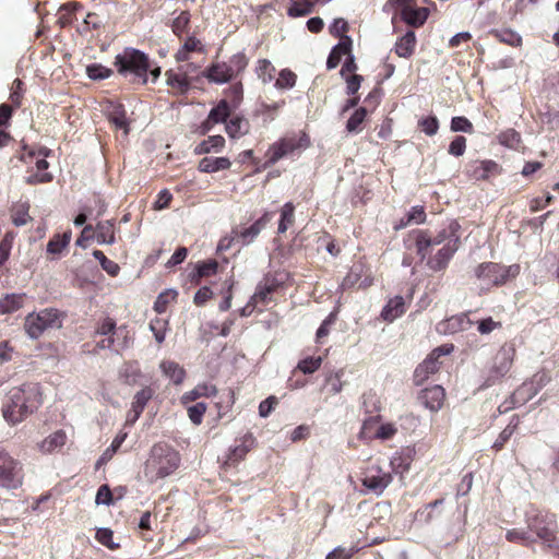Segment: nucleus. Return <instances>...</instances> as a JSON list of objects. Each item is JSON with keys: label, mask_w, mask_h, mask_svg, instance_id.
<instances>
[{"label": "nucleus", "mask_w": 559, "mask_h": 559, "mask_svg": "<svg viewBox=\"0 0 559 559\" xmlns=\"http://www.w3.org/2000/svg\"><path fill=\"white\" fill-rule=\"evenodd\" d=\"M461 225L457 221H451L441 228L435 236L429 230L414 229L408 234V239L414 241L415 251L420 260H425L433 246L443 245L435 255L427 260V265L435 272L443 271L448 267L450 260L457 251L461 243Z\"/></svg>", "instance_id": "nucleus-1"}, {"label": "nucleus", "mask_w": 559, "mask_h": 559, "mask_svg": "<svg viewBox=\"0 0 559 559\" xmlns=\"http://www.w3.org/2000/svg\"><path fill=\"white\" fill-rule=\"evenodd\" d=\"M43 402L40 385L26 382L8 391L2 402L1 414L8 425L16 426L36 413Z\"/></svg>", "instance_id": "nucleus-2"}, {"label": "nucleus", "mask_w": 559, "mask_h": 559, "mask_svg": "<svg viewBox=\"0 0 559 559\" xmlns=\"http://www.w3.org/2000/svg\"><path fill=\"white\" fill-rule=\"evenodd\" d=\"M180 453L166 442L155 443L144 463L143 474L151 484L174 474L180 466Z\"/></svg>", "instance_id": "nucleus-3"}, {"label": "nucleus", "mask_w": 559, "mask_h": 559, "mask_svg": "<svg viewBox=\"0 0 559 559\" xmlns=\"http://www.w3.org/2000/svg\"><path fill=\"white\" fill-rule=\"evenodd\" d=\"M114 66L120 75H131L133 83H147L151 60L145 52L136 48L127 47L115 57Z\"/></svg>", "instance_id": "nucleus-4"}, {"label": "nucleus", "mask_w": 559, "mask_h": 559, "mask_svg": "<svg viewBox=\"0 0 559 559\" xmlns=\"http://www.w3.org/2000/svg\"><path fill=\"white\" fill-rule=\"evenodd\" d=\"M310 145V136L305 131L287 134L269 146L264 168L273 166L284 157L300 154Z\"/></svg>", "instance_id": "nucleus-5"}, {"label": "nucleus", "mask_w": 559, "mask_h": 559, "mask_svg": "<svg viewBox=\"0 0 559 559\" xmlns=\"http://www.w3.org/2000/svg\"><path fill=\"white\" fill-rule=\"evenodd\" d=\"M249 60L245 52L233 55L228 61L213 62L202 73L211 83L224 84L241 74L248 67Z\"/></svg>", "instance_id": "nucleus-6"}, {"label": "nucleus", "mask_w": 559, "mask_h": 559, "mask_svg": "<svg viewBox=\"0 0 559 559\" xmlns=\"http://www.w3.org/2000/svg\"><path fill=\"white\" fill-rule=\"evenodd\" d=\"M526 525L531 533L536 535L548 547H552L557 538L556 515L543 510L533 509L526 513Z\"/></svg>", "instance_id": "nucleus-7"}, {"label": "nucleus", "mask_w": 559, "mask_h": 559, "mask_svg": "<svg viewBox=\"0 0 559 559\" xmlns=\"http://www.w3.org/2000/svg\"><path fill=\"white\" fill-rule=\"evenodd\" d=\"M519 270V265L504 266L495 262H485L476 267L475 275L480 282L481 288L490 289L493 286L506 284L510 277H515Z\"/></svg>", "instance_id": "nucleus-8"}, {"label": "nucleus", "mask_w": 559, "mask_h": 559, "mask_svg": "<svg viewBox=\"0 0 559 559\" xmlns=\"http://www.w3.org/2000/svg\"><path fill=\"white\" fill-rule=\"evenodd\" d=\"M516 355V349L512 343L503 344L493 357L492 365L488 369L487 376L481 388H490L502 381L510 372Z\"/></svg>", "instance_id": "nucleus-9"}, {"label": "nucleus", "mask_w": 559, "mask_h": 559, "mask_svg": "<svg viewBox=\"0 0 559 559\" xmlns=\"http://www.w3.org/2000/svg\"><path fill=\"white\" fill-rule=\"evenodd\" d=\"M360 475L361 484L366 490L377 496L382 495L393 480L392 473L385 472L378 461L372 460H368Z\"/></svg>", "instance_id": "nucleus-10"}, {"label": "nucleus", "mask_w": 559, "mask_h": 559, "mask_svg": "<svg viewBox=\"0 0 559 559\" xmlns=\"http://www.w3.org/2000/svg\"><path fill=\"white\" fill-rule=\"evenodd\" d=\"M60 313L57 309L47 308L38 313H29L25 318L24 328L27 335L38 338L47 329L60 326Z\"/></svg>", "instance_id": "nucleus-11"}, {"label": "nucleus", "mask_w": 559, "mask_h": 559, "mask_svg": "<svg viewBox=\"0 0 559 559\" xmlns=\"http://www.w3.org/2000/svg\"><path fill=\"white\" fill-rule=\"evenodd\" d=\"M453 348V344H444L435 348L426 359L416 367L413 376L414 383L421 385L430 376L437 373L442 366L440 358L449 355Z\"/></svg>", "instance_id": "nucleus-12"}, {"label": "nucleus", "mask_w": 559, "mask_h": 559, "mask_svg": "<svg viewBox=\"0 0 559 559\" xmlns=\"http://www.w3.org/2000/svg\"><path fill=\"white\" fill-rule=\"evenodd\" d=\"M23 484L21 463L8 452L0 450V487L17 489Z\"/></svg>", "instance_id": "nucleus-13"}, {"label": "nucleus", "mask_w": 559, "mask_h": 559, "mask_svg": "<svg viewBox=\"0 0 559 559\" xmlns=\"http://www.w3.org/2000/svg\"><path fill=\"white\" fill-rule=\"evenodd\" d=\"M392 2L399 9L401 19L412 27L423 26L429 16V10L417 8L415 0H392Z\"/></svg>", "instance_id": "nucleus-14"}, {"label": "nucleus", "mask_w": 559, "mask_h": 559, "mask_svg": "<svg viewBox=\"0 0 559 559\" xmlns=\"http://www.w3.org/2000/svg\"><path fill=\"white\" fill-rule=\"evenodd\" d=\"M237 444L229 450L225 461L222 464V468L227 471L228 468L236 467L241 461L245 460L246 455L254 448L255 438L252 433L247 432L241 438L236 440Z\"/></svg>", "instance_id": "nucleus-15"}, {"label": "nucleus", "mask_w": 559, "mask_h": 559, "mask_svg": "<svg viewBox=\"0 0 559 559\" xmlns=\"http://www.w3.org/2000/svg\"><path fill=\"white\" fill-rule=\"evenodd\" d=\"M273 218L272 212H265L259 219H257L249 227L237 226L233 228V239H237V242L242 246H247L251 243L261 233L262 229L266 227V225Z\"/></svg>", "instance_id": "nucleus-16"}, {"label": "nucleus", "mask_w": 559, "mask_h": 559, "mask_svg": "<svg viewBox=\"0 0 559 559\" xmlns=\"http://www.w3.org/2000/svg\"><path fill=\"white\" fill-rule=\"evenodd\" d=\"M501 173V167L492 159L472 160L466 165L465 174L474 180H487Z\"/></svg>", "instance_id": "nucleus-17"}, {"label": "nucleus", "mask_w": 559, "mask_h": 559, "mask_svg": "<svg viewBox=\"0 0 559 559\" xmlns=\"http://www.w3.org/2000/svg\"><path fill=\"white\" fill-rule=\"evenodd\" d=\"M283 287V280L276 274H266L265 277L258 284L257 290L253 295L255 302L267 305L273 300V295Z\"/></svg>", "instance_id": "nucleus-18"}, {"label": "nucleus", "mask_w": 559, "mask_h": 559, "mask_svg": "<svg viewBox=\"0 0 559 559\" xmlns=\"http://www.w3.org/2000/svg\"><path fill=\"white\" fill-rule=\"evenodd\" d=\"M192 53H206L205 45L195 35H189L183 39L174 58L177 62H187L191 59Z\"/></svg>", "instance_id": "nucleus-19"}, {"label": "nucleus", "mask_w": 559, "mask_h": 559, "mask_svg": "<svg viewBox=\"0 0 559 559\" xmlns=\"http://www.w3.org/2000/svg\"><path fill=\"white\" fill-rule=\"evenodd\" d=\"M418 400L429 411L438 412L444 404L445 391L441 385L426 388L420 391Z\"/></svg>", "instance_id": "nucleus-20"}, {"label": "nucleus", "mask_w": 559, "mask_h": 559, "mask_svg": "<svg viewBox=\"0 0 559 559\" xmlns=\"http://www.w3.org/2000/svg\"><path fill=\"white\" fill-rule=\"evenodd\" d=\"M249 120L240 114H230L226 121L225 131L230 139H240L250 132Z\"/></svg>", "instance_id": "nucleus-21"}, {"label": "nucleus", "mask_w": 559, "mask_h": 559, "mask_svg": "<svg viewBox=\"0 0 559 559\" xmlns=\"http://www.w3.org/2000/svg\"><path fill=\"white\" fill-rule=\"evenodd\" d=\"M352 45L353 41L350 37H342V39H340V43L332 48L326 60V68L329 70L335 69L340 64L342 57H347L349 52H352Z\"/></svg>", "instance_id": "nucleus-22"}, {"label": "nucleus", "mask_w": 559, "mask_h": 559, "mask_svg": "<svg viewBox=\"0 0 559 559\" xmlns=\"http://www.w3.org/2000/svg\"><path fill=\"white\" fill-rule=\"evenodd\" d=\"M406 301L402 296H395L386 302L381 311V318L386 322H393L406 311Z\"/></svg>", "instance_id": "nucleus-23"}, {"label": "nucleus", "mask_w": 559, "mask_h": 559, "mask_svg": "<svg viewBox=\"0 0 559 559\" xmlns=\"http://www.w3.org/2000/svg\"><path fill=\"white\" fill-rule=\"evenodd\" d=\"M520 417L519 415H513L509 421V424L506 426V428L499 433L497 439L491 445V449L498 453L503 450L506 444L509 442V440L512 438V436L515 433V431L519 429L520 426Z\"/></svg>", "instance_id": "nucleus-24"}, {"label": "nucleus", "mask_w": 559, "mask_h": 559, "mask_svg": "<svg viewBox=\"0 0 559 559\" xmlns=\"http://www.w3.org/2000/svg\"><path fill=\"white\" fill-rule=\"evenodd\" d=\"M167 85L176 95L186 94L190 90V80L186 73H177L168 70L165 73Z\"/></svg>", "instance_id": "nucleus-25"}, {"label": "nucleus", "mask_w": 559, "mask_h": 559, "mask_svg": "<svg viewBox=\"0 0 559 559\" xmlns=\"http://www.w3.org/2000/svg\"><path fill=\"white\" fill-rule=\"evenodd\" d=\"M67 440V433L62 429H59L46 437L38 444V448L41 453L49 454L61 449L66 444Z\"/></svg>", "instance_id": "nucleus-26"}, {"label": "nucleus", "mask_w": 559, "mask_h": 559, "mask_svg": "<svg viewBox=\"0 0 559 559\" xmlns=\"http://www.w3.org/2000/svg\"><path fill=\"white\" fill-rule=\"evenodd\" d=\"M370 114L372 112L368 107H357L346 122V131L348 133H360Z\"/></svg>", "instance_id": "nucleus-27"}, {"label": "nucleus", "mask_w": 559, "mask_h": 559, "mask_svg": "<svg viewBox=\"0 0 559 559\" xmlns=\"http://www.w3.org/2000/svg\"><path fill=\"white\" fill-rule=\"evenodd\" d=\"M231 162L228 157H203L198 165L201 173L212 174L229 169Z\"/></svg>", "instance_id": "nucleus-28"}, {"label": "nucleus", "mask_w": 559, "mask_h": 559, "mask_svg": "<svg viewBox=\"0 0 559 559\" xmlns=\"http://www.w3.org/2000/svg\"><path fill=\"white\" fill-rule=\"evenodd\" d=\"M416 35L413 31H408L403 35L395 44V53L401 57L408 59L413 56L416 47Z\"/></svg>", "instance_id": "nucleus-29"}, {"label": "nucleus", "mask_w": 559, "mask_h": 559, "mask_svg": "<svg viewBox=\"0 0 559 559\" xmlns=\"http://www.w3.org/2000/svg\"><path fill=\"white\" fill-rule=\"evenodd\" d=\"M225 139L223 135H211L200 142L193 150L195 155H204L211 152L218 153L225 147Z\"/></svg>", "instance_id": "nucleus-30"}, {"label": "nucleus", "mask_w": 559, "mask_h": 559, "mask_svg": "<svg viewBox=\"0 0 559 559\" xmlns=\"http://www.w3.org/2000/svg\"><path fill=\"white\" fill-rule=\"evenodd\" d=\"M96 239L98 243L112 245L116 241V229L114 221H102L95 226Z\"/></svg>", "instance_id": "nucleus-31"}, {"label": "nucleus", "mask_w": 559, "mask_h": 559, "mask_svg": "<svg viewBox=\"0 0 559 559\" xmlns=\"http://www.w3.org/2000/svg\"><path fill=\"white\" fill-rule=\"evenodd\" d=\"M217 393V389L213 384H198L193 390L186 392L181 396V403L183 405H187L189 403L194 402L195 400L200 397H211L214 396Z\"/></svg>", "instance_id": "nucleus-32"}, {"label": "nucleus", "mask_w": 559, "mask_h": 559, "mask_svg": "<svg viewBox=\"0 0 559 559\" xmlns=\"http://www.w3.org/2000/svg\"><path fill=\"white\" fill-rule=\"evenodd\" d=\"M191 14L188 10L180 11L168 24L173 34L181 39L183 34L188 33L190 28Z\"/></svg>", "instance_id": "nucleus-33"}, {"label": "nucleus", "mask_w": 559, "mask_h": 559, "mask_svg": "<svg viewBox=\"0 0 559 559\" xmlns=\"http://www.w3.org/2000/svg\"><path fill=\"white\" fill-rule=\"evenodd\" d=\"M24 294H7L0 298V313H13L20 310L24 304Z\"/></svg>", "instance_id": "nucleus-34"}, {"label": "nucleus", "mask_w": 559, "mask_h": 559, "mask_svg": "<svg viewBox=\"0 0 559 559\" xmlns=\"http://www.w3.org/2000/svg\"><path fill=\"white\" fill-rule=\"evenodd\" d=\"M160 369L175 384H180L185 380L186 370L176 361L164 360L160 362Z\"/></svg>", "instance_id": "nucleus-35"}, {"label": "nucleus", "mask_w": 559, "mask_h": 559, "mask_svg": "<svg viewBox=\"0 0 559 559\" xmlns=\"http://www.w3.org/2000/svg\"><path fill=\"white\" fill-rule=\"evenodd\" d=\"M70 240L71 231L53 235L47 243V253L51 254L52 259H55L56 255L60 254L68 247Z\"/></svg>", "instance_id": "nucleus-36"}, {"label": "nucleus", "mask_w": 559, "mask_h": 559, "mask_svg": "<svg viewBox=\"0 0 559 559\" xmlns=\"http://www.w3.org/2000/svg\"><path fill=\"white\" fill-rule=\"evenodd\" d=\"M489 35L493 36L500 43L511 47H520L522 45V37L510 28L490 29Z\"/></svg>", "instance_id": "nucleus-37"}, {"label": "nucleus", "mask_w": 559, "mask_h": 559, "mask_svg": "<svg viewBox=\"0 0 559 559\" xmlns=\"http://www.w3.org/2000/svg\"><path fill=\"white\" fill-rule=\"evenodd\" d=\"M254 72L263 84H267L274 80L276 69L269 59H259Z\"/></svg>", "instance_id": "nucleus-38"}, {"label": "nucleus", "mask_w": 559, "mask_h": 559, "mask_svg": "<svg viewBox=\"0 0 559 559\" xmlns=\"http://www.w3.org/2000/svg\"><path fill=\"white\" fill-rule=\"evenodd\" d=\"M225 98L230 106V110H236L243 100V85L241 82L231 84L224 91Z\"/></svg>", "instance_id": "nucleus-39"}, {"label": "nucleus", "mask_w": 559, "mask_h": 559, "mask_svg": "<svg viewBox=\"0 0 559 559\" xmlns=\"http://www.w3.org/2000/svg\"><path fill=\"white\" fill-rule=\"evenodd\" d=\"M28 212L29 204L27 202H20L14 204L11 209L12 223L17 227L26 225L32 221Z\"/></svg>", "instance_id": "nucleus-40"}, {"label": "nucleus", "mask_w": 559, "mask_h": 559, "mask_svg": "<svg viewBox=\"0 0 559 559\" xmlns=\"http://www.w3.org/2000/svg\"><path fill=\"white\" fill-rule=\"evenodd\" d=\"M295 223V205L293 202H286L281 209V218L277 231L284 234Z\"/></svg>", "instance_id": "nucleus-41"}, {"label": "nucleus", "mask_w": 559, "mask_h": 559, "mask_svg": "<svg viewBox=\"0 0 559 559\" xmlns=\"http://www.w3.org/2000/svg\"><path fill=\"white\" fill-rule=\"evenodd\" d=\"M285 106V100L275 102L272 104L261 103L259 108L255 109L254 116L262 117L263 122L272 121L276 112Z\"/></svg>", "instance_id": "nucleus-42"}, {"label": "nucleus", "mask_w": 559, "mask_h": 559, "mask_svg": "<svg viewBox=\"0 0 559 559\" xmlns=\"http://www.w3.org/2000/svg\"><path fill=\"white\" fill-rule=\"evenodd\" d=\"M231 114L230 106L228 105L226 99H221L215 107H213L207 117L213 121L215 124L224 122L226 124V121L228 120L229 116Z\"/></svg>", "instance_id": "nucleus-43"}, {"label": "nucleus", "mask_w": 559, "mask_h": 559, "mask_svg": "<svg viewBox=\"0 0 559 559\" xmlns=\"http://www.w3.org/2000/svg\"><path fill=\"white\" fill-rule=\"evenodd\" d=\"M506 538L510 543H518L523 546H531L532 544L536 543V538H534L530 532L521 528H512L507 531Z\"/></svg>", "instance_id": "nucleus-44"}, {"label": "nucleus", "mask_w": 559, "mask_h": 559, "mask_svg": "<svg viewBox=\"0 0 559 559\" xmlns=\"http://www.w3.org/2000/svg\"><path fill=\"white\" fill-rule=\"evenodd\" d=\"M361 406L370 417L378 415L381 409V402L377 393L369 391L364 393Z\"/></svg>", "instance_id": "nucleus-45"}, {"label": "nucleus", "mask_w": 559, "mask_h": 559, "mask_svg": "<svg viewBox=\"0 0 559 559\" xmlns=\"http://www.w3.org/2000/svg\"><path fill=\"white\" fill-rule=\"evenodd\" d=\"M177 296L178 293L175 289L162 292L154 302V310L159 314L165 313L168 306L176 300Z\"/></svg>", "instance_id": "nucleus-46"}, {"label": "nucleus", "mask_w": 559, "mask_h": 559, "mask_svg": "<svg viewBox=\"0 0 559 559\" xmlns=\"http://www.w3.org/2000/svg\"><path fill=\"white\" fill-rule=\"evenodd\" d=\"M412 461H413V459L409 454H404V453L395 454L390 461L392 472L395 474H401V475H403L404 473H407L411 468Z\"/></svg>", "instance_id": "nucleus-47"}, {"label": "nucleus", "mask_w": 559, "mask_h": 559, "mask_svg": "<svg viewBox=\"0 0 559 559\" xmlns=\"http://www.w3.org/2000/svg\"><path fill=\"white\" fill-rule=\"evenodd\" d=\"M109 121L115 126L116 129L123 130L124 134L129 133V122L122 105L117 106L112 112H110Z\"/></svg>", "instance_id": "nucleus-48"}, {"label": "nucleus", "mask_w": 559, "mask_h": 559, "mask_svg": "<svg viewBox=\"0 0 559 559\" xmlns=\"http://www.w3.org/2000/svg\"><path fill=\"white\" fill-rule=\"evenodd\" d=\"M296 82L297 75L295 72L290 69H282L274 85L277 90H289L296 85Z\"/></svg>", "instance_id": "nucleus-49"}, {"label": "nucleus", "mask_w": 559, "mask_h": 559, "mask_svg": "<svg viewBox=\"0 0 559 559\" xmlns=\"http://www.w3.org/2000/svg\"><path fill=\"white\" fill-rule=\"evenodd\" d=\"M498 141L503 146L516 150L521 144V134L514 129H507L498 135Z\"/></svg>", "instance_id": "nucleus-50"}, {"label": "nucleus", "mask_w": 559, "mask_h": 559, "mask_svg": "<svg viewBox=\"0 0 559 559\" xmlns=\"http://www.w3.org/2000/svg\"><path fill=\"white\" fill-rule=\"evenodd\" d=\"M154 392V389L151 386L143 388L134 395L131 407L136 408L138 413H143L147 402L153 397Z\"/></svg>", "instance_id": "nucleus-51"}, {"label": "nucleus", "mask_w": 559, "mask_h": 559, "mask_svg": "<svg viewBox=\"0 0 559 559\" xmlns=\"http://www.w3.org/2000/svg\"><path fill=\"white\" fill-rule=\"evenodd\" d=\"M313 3L309 0L295 1L288 9L287 13L292 17L306 16L312 13Z\"/></svg>", "instance_id": "nucleus-52"}, {"label": "nucleus", "mask_w": 559, "mask_h": 559, "mask_svg": "<svg viewBox=\"0 0 559 559\" xmlns=\"http://www.w3.org/2000/svg\"><path fill=\"white\" fill-rule=\"evenodd\" d=\"M150 329L153 332L156 342L162 344L165 341L166 331L168 329V320L156 318L150 322Z\"/></svg>", "instance_id": "nucleus-53"}, {"label": "nucleus", "mask_w": 559, "mask_h": 559, "mask_svg": "<svg viewBox=\"0 0 559 559\" xmlns=\"http://www.w3.org/2000/svg\"><path fill=\"white\" fill-rule=\"evenodd\" d=\"M321 364H322V358L320 356H318V357L309 356V357L301 359L298 362L297 369L305 374H311L321 367Z\"/></svg>", "instance_id": "nucleus-54"}, {"label": "nucleus", "mask_w": 559, "mask_h": 559, "mask_svg": "<svg viewBox=\"0 0 559 559\" xmlns=\"http://www.w3.org/2000/svg\"><path fill=\"white\" fill-rule=\"evenodd\" d=\"M218 263L216 260H207L197 264V281L203 277H210L217 273Z\"/></svg>", "instance_id": "nucleus-55"}, {"label": "nucleus", "mask_w": 559, "mask_h": 559, "mask_svg": "<svg viewBox=\"0 0 559 559\" xmlns=\"http://www.w3.org/2000/svg\"><path fill=\"white\" fill-rule=\"evenodd\" d=\"M450 129L452 132H465L468 134L474 133L473 123L464 116L453 117L451 120Z\"/></svg>", "instance_id": "nucleus-56"}, {"label": "nucleus", "mask_w": 559, "mask_h": 559, "mask_svg": "<svg viewBox=\"0 0 559 559\" xmlns=\"http://www.w3.org/2000/svg\"><path fill=\"white\" fill-rule=\"evenodd\" d=\"M206 409V404L203 402H199L197 404L188 406L187 412L189 419L192 421V424H194L195 426L201 425Z\"/></svg>", "instance_id": "nucleus-57"}, {"label": "nucleus", "mask_w": 559, "mask_h": 559, "mask_svg": "<svg viewBox=\"0 0 559 559\" xmlns=\"http://www.w3.org/2000/svg\"><path fill=\"white\" fill-rule=\"evenodd\" d=\"M13 239L14 234L8 231L0 241V267L9 260Z\"/></svg>", "instance_id": "nucleus-58"}, {"label": "nucleus", "mask_w": 559, "mask_h": 559, "mask_svg": "<svg viewBox=\"0 0 559 559\" xmlns=\"http://www.w3.org/2000/svg\"><path fill=\"white\" fill-rule=\"evenodd\" d=\"M114 533L110 528H99L96 532L95 538L98 543L106 546L110 550H116L119 548V544L114 543L112 540Z\"/></svg>", "instance_id": "nucleus-59"}, {"label": "nucleus", "mask_w": 559, "mask_h": 559, "mask_svg": "<svg viewBox=\"0 0 559 559\" xmlns=\"http://www.w3.org/2000/svg\"><path fill=\"white\" fill-rule=\"evenodd\" d=\"M418 126L423 132L429 136H432L437 134L439 130V120L436 116L424 117L418 121Z\"/></svg>", "instance_id": "nucleus-60"}, {"label": "nucleus", "mask_w": 559, "mask_h": 559, "mask_svg": "<svg viewBox=\"0 0 559 559\" xmlns=\"http://www.w3.org/2000/svg\"><path fill=\"white\" fill-rule=\"evenodd\" d=\"M87 75L92 80L108 79L112 74V70L104 67L103 64L94 63L87 67Z\"/></svg>", "instance_id": "nucleus-61"}, {"label": "nucleus", "mask_w": 559, "mask_h": 559, "mask_svg": "<svg viewBox=\"0 0 559 559\" xmlns=\"http://www.w3.org/2000/svg\"><path fill=\"white\" fill-rule=\"evenodd\" d=\"M466 142L467 140L465 136L456 135L449 145V154L455 157L462 156L466 150Z\"/></svg>", "instance_id": "nucleus-62"}, {"label": "nucleus", "mask_w": 559, "mask_h": 559, "mask_svg": "<svg viewBox=\"0 0 559 559\" xmlns=\"http://www.w3.org/2000/svg\"><path fill=\"white\" fill-rule=\"evenodd\" d=\"M116 331V322L114 319L106 317L104 318L96 328V334L104 335V336H112Z\"/></svg>", "instance_id": "nucleus-63"}, {"label": "nucleus", "mask_w": 559, "mask_h": 559, "mask_svg": "<svg viewBox=\"0 0 559 559\" xmlns=\"http://www.w3.org/2000/svg\"><path fill=\"white\" fill-rule=\"evenodd\" d=\"M357 549L355 547H350L348 549L344 547H336L330 554H328L325 559H352Z\"/></svg>", "instance_id": "nucleus-64"}]
</instances>
